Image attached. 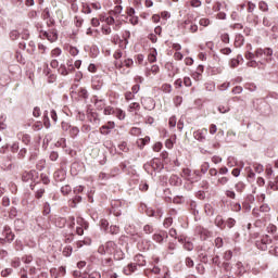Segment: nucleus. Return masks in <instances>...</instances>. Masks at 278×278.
I'll return each instance as SVG.
<instances>
[{
	"label": "nucleus",
	"mask_w": 278,
	"mask_h": 278,
	"mask_svg": "<svg viewBox=\"0 0 278 278\" xmlns=\"http://www.w3.org/2000/svg\"><path fill=\"white\" fill-rule=\"evenodd\" d=\"M229 105H219L218 106V112H220V114H227V112H229Z\"/></svg>",
	"instance_id": "obj_60"
},
{
	"label": "nucleus",
	"mask_w": 278,
	"mask_h": 278,
	"mask_svg": "<svg viewBox=\"0 0 278 278\" xmlns=\"http://www.w3.org/2000/svg\"><path fill=\"white\" fill-rule=\"evenodd\" d=\"M78 135H79V128L76 126H72L70 129V136L72 138H76V136H78Z\"/></svg>",
	"instance_id": "obj_37"
},
{
	"label": "nucleus",
	"mask_w": 278,
	"mask_h": 278,
	"mask_svg": "<svg viewBox=\"0 0 278 278\" xmlns=\"http://www.w3.org/2000/svg\"><path fill=\"white\" fill-rule=\"evenodd\" d=\"M119 151H123L124 153H127L129 151V147H127V142L123 141L122 143L118 144Z\"/></svg>",
	"instance_id": "obj_53"
},
{
	"label": "nucleus",
	"mask_w": 278,
	"mask_h": 278,
	"mask_svg": "<svg viewBox=\"0 0 278 278\" xmlns=\"http://www.w3.org/2000/svg\"><path fill=\"white\" fill-rule=\"evenodd\" d=\"M36 179H38V172L36 170L24 172L22 174L23 181H36Z\"/></svg>",
	"instance_id": "obj_9"
},
{
	"label": "nucleus",
	"mask_w": 278,
	"mask_h": 278,
	"mask_svg": "<svg viewBox=\"0 0 278 278\" xmlns=\"http://www.w3.org/2000/svg\"><path fill=\"white\" fill-rule=\"evenodd\" d=\"M115 110H116L115 108L108 105L104 108L103 114H104V116H112V114H114Z\"/></svg>",
	"instance_id": "obj_31"
},
{
	"label": "nucleus",
	"mask_w": 278,
	"mask_h": 278,
	"mask_svg": "<svg viewBox=\"0 0 278 278\" xmlns=\"http://www.w3.org/2000/svg\"><path fill=\"white\" fill-rule=\"evenodd\" d=\"M77 203H81V197L76 195L70 203L72 207H77Z\"/></svg>",
	"instance_id": "obj_43"
},
{
	"label": "nucleus",
	"mask_w": 278,
	"mask_h": 278,
	"mask_svg": "<svg viewBox=\"0 0 278 278\" xmlns=\"http://www.w3.org/2000/svg\"><path fill=\"white\" fill-rule=\"evenodd\" d=\"M166 238H168V232L161 231L159 233H154L152 240H154V242H157L159 244H162V242H164Z\"/></svg>",
	"instance_id": "obj_13"
},
{
	"label": "nucleus",
	"mask_w": 278,
	"mask_h": 278,
	"mask_svg": "<svg viewBox=\"0 0 278 278\" xmlns=\"http://www.w3.org/2000/svg\"><path fill=\"white\" fill-rule=\"evenodd\" d=\"M124 97H125V100H126V101H131V100L135 99L136 93H132V91H126L125 94H124Z\"/></svg>",
	"instance_id": "obj_49"
},
{
	"label": "nucleus",
	"mask_w": 278,
	"mask_h": 278,
	"mask_svg": "<svg viewBox=\"0 0 278 278\" xmlns=\"http://www.w3.org/2000/svg\"><path fill=\"white\" fill-rule=\"evenodd\" d=\"M138 270V265L135 263H129L126 267H124V275H131Z\"/></svg>",
	"instance_id": "obj_15"
},
{
	"label": "nucleus",
	"mask_w": 278,
	"mask_h": 278,
	"mask_svg": "<svg viewBox=\"0 0 278 278\" xmlns=\"http://www.w3.org/2000/svg\"><path fill=\"white\" fill-rule=\"evenodd\" d=\"M3 236L5 237L4 242L5 240L7 242H12L14 240V232H12V228H10V226H4Z\"/></svg>",
	"instance_id": "obj_12"
},
{
	"label": "nucleus",
	"mask_w": 278,
	"mask_h": 278,
	"mask_svg": "<svg viewBox=\"0 0 278 278\" xmlns=\"http://www.w3.org/2000/svg\"><path fill=\"white\" fill-rule=\"evenodd\" d=\"M78 97H81L83 99H88V90H86L85 88H80L78 90Z\"/></svg>",
	"instance_id": "obj_51"
},
{
	"label": "nucleus",
	"mask_w": 278,
	"mask_h": 278,
	"mask_svg": "<svg viewBox=\"0 0 278 278\" xmlns=\"http://www.w3.org/2000/svg\"><path fill=\"white\" fill-rule=\"evenodd\" d=\"M199 25H201L202 27H208L210 18H205V17L200 18Z\"/></svg>",
	"instance_id": "obj_55"
},
{
	"label": "nucleus",
	"mask_w": 278,
	"mask_h": 278,
	"mask_svg": "<svg viewBox=\"0 0 278 278\" xmlns=\"http://www.w3.org/2000/svg\"><path fill=\"white\" fill-rule=\"evenodd\" d=\"M151 142V137L147 136L144 138H141L137 141L138 147L141 149H144L146 144H149Z\"/></svg>",
	"instance_id": "obj_25"
},
{
	"label": "nucleus",
	"mask_w": 278,
	"mask_h": 278,
	"mask_svg": "<svg viewBox=\"0 0 278 278\" xmlns=\"http://www.w3.org/2000/svg\"><path fill=\"white\" fill-rule=\"evenodd\" d=\"M101 31L104 36H110V34H112V27L104 24L101 27Z\"/></svg>",
	"instance_id": "obj_36"
},
{
	"label": "nucleus",
	"mask_w": 278,
	"mask_h": 278,
	"mask_svg": "<svg viewBox=\"0 0 278 278\" xmlns=\"http://www.w3.org/2000/svg\"><path fill=\"white\" fill-rule=\"evenodd\" d=\"M55 181H64L66 179V172L64 169H58L53 174Z\"/></svg>",
	"instance_id": "obj_16"
},
{
	"label": "nucleus",
	"mask_w": 278,
	"mask_h": 278,
	"mask_svg": "<svg viewBox=\"0 0 278 278\" xmlns=\"http://www.w3.org/2000/svg\"><path fill=\"white\" fill-rule=\"evenodd\" d=\"M114 116H116V118H118V121H125V117L127 115L125 114V111H123L122 109H115Z\"/></svg>",
	"instance_id": "obj_26"
},
{
	"label": "nucleus",
	"mask_w": 278,
	"mask_h": 278,
	"mask_svg": "<svg viewBox=\"0 0 278 278\" xmlns=\"http://www.w3.org/2000/svg\"><path fill=\"white\" fill-rule=\"evenodd\" d=\"M148 61L153 64V62H157V50L155 48L150 49V53L148 55Z\"/></svg>",
	"instance_id": "obj_20"
},
{
	"label": "nucleus",
	"mask_w": 278,
	"mask_h": 278,
	"mask_svg": "<svg viewBox=\"0 0 278 278\" xmlns=\"http://www.w3.org/2000/svg\"><path fill=\"white\" fill-rule=\"evenodd\" d=\"M179 29H182L184 34H197L199 31V26L192 22V20L187 18L178 25Z\"/></svg>",
	"instance_id": "obj_3"
},
{
	"label": "nucleus",
	"mask_w": 278,
	"mask_h": 278,
	"mask_svg": "<svg viewBox=\"0 0 278 278\" xmlns=\"http://www.w3.org/2000/svg\"><path fill=\"white\" fill-rule=\"evenodd\" d=\"M41 35L43 36V38H47V40H49V42H55V40H58V30H55V29H50L48 31H41Z\"/></svg>",
	"instance_id": "obj_10"
},
{
	"label": "nucleus",
	"mask_w": 278,
	"mask_h": 278,
	"mask_svg": "<svg viewBox=\"0 0 278 278\" xmlns=\"http://www.w3.org/2000/svg\"><path fill=\"white\" fill-rule=\"evenodd\" d=\"M199 260L203 264H207L210 262V252L207 250H200L199 251Z\"/></svg>",
	"instance_id": "obj_14"
},
{
	"label": "nucleus",
	"mask_w": 278,
	"mask_h": 278,
	"mask_svg": "<svg viewBox=\"0 0 278 278\" xmlns=\"http://www.w3.org/2000/svg\"><path fill=\"white\" fill-rule=\"evenodd\" d=\"M134 110H136L137 112H139L140 110V103L138 102H132L129 104L128 106V112H134Z\"/></svg>",
	"instance_id": "obj_35"
},
{
	"label": "nucleus",
	"mask_w": 278,
	"mask_h": 278,
	"mask_svg": "<svg viewBox=\"0 0 278 278\" xmlns=\"http://www.w3.org/2000/svg\"><path fill=\"white\" fill-rule=\"evenodd\" d=\"M114 127H116V123L108 122L105 125L100 127V134H102V136H108V134H110Z\"/></svg>",
	"instance_id": "obj_11"
},
{
	"label": "nucleus",
	"mask_w": 278,
	"mask_h": 278,
	"mask_svg": "<svg viewBox=\"0 0 278 278\" xmlns=\"http://www.w3.org/2000/svg\"><path fill=\"white\" fill-rule=\"evenodd\" d=\"M58 73H59V75H62L63 77H66V75H68L72 72H71V70H68L66 67L65 64H61L60 67L58 68Z\"/></svg>",
	"instance_id": "obj_23"
},
{
	"label": "nucleus",
	"mask_w": 278,
	"mask_h": 278,
	"mask_svg": "<svg viewBox=\"0 0 278 278\" xmlns=\"http://www.w3.org/2000/svg\"><path fill=\"white\" fill-rule=\"evenodd\" d=\"M195 233L200 237L201 240H207V238H212V231L203 226L195 227Z\"/></svg>",
	"instance_id": "obj_6"
},
{
	"label": "nucleus",
	"mask_w": 278,
	"mask_h": 278,
	"mask_svg": "<svg viewBox=\"0 0 278 278\" xmlns=\"http://www.w3.org/2000/svg\"><path fill=\"white\" fill-rule=\"evenodd\" d=\"M252 214L254 218H262L264 216V214L260 211L258 207L253 208Z\"/></svg>",
	"instance_id": "obj_47"
},
{
	"label": "nucleus",
	"mask_w": 278,
	"mask_h": 278,
	"mask_svg": "<svg viewBox=\"0 0 278 278\" xmlns=\"http://www.w3.org/2000/svg\"><path fill=\"white\" fill-rule=\"evenodd\" d=\"M62 55V49L60 48H54L50 52V58H60Z\"/></svg>",
	"instance_id": "obj_32"
},
{
	"label": "nucleus",
	"mask_w": 278,
	"mask_h": 278,
	"mask_svg": "<svg viewBox=\"0 0 278 278\" xmlns=\"http://www.w3.org/2000/svg\"><path fill=\"white\" fill-rule=\"evenodd\" d=\"M41 18H43V21H47L48 27H51V25H54L55 23V21L51 17V9L49 8L43 9L41 13Z\"/></svg>",
	"instance_id": "obj_8"
},
{
	"label": "nucleus",
	"mask_w": 278,
	"mask_h": 278,
	"mask_svg": "<svg viewBox=\"0 0 278 278\" xmlns=\"http://www.w3.org/2000/svg\"><path fill=\"white\" fill-rule=\"evenodd\" d=\"M114 251H116V243L114 241H108L105 244L98 248V253H100V255H112Z\"/></svg>",
	"instance_id": "obj_4"
},
{
	"label": "nucleus",
	"mask_w": 278,
	"mask_h": 278,
	"mask_svg": "<svg viewBox=\"0 0 278 278\" xmlns=\"http://www.w3.org/2000/svg\"><path fill=\"white\" fill-rule=\"evenodd\" d=\"M172 225H173V217H167L164 219L163 227H165V229H168V227H170Z\"/></svg>",
	"instance_id": "obj_50"
},
{
	"label": "nucleus",
	"mask_w": 278,
	"mask_h": 278,
	"mask_svg": "<svg viewBox=\"0 0 278 278\" xmlns=\"http://www.w3.org/2000/svg\"><path fill=\"white\" fill-rule=\"evenodd\" d=\"M174 104L176 108H179V105H181V103H184V98L181 96H176L173 99Z\"/></svg>",
	"instance_id": "obj_40"
},
{
	"label": "nucleus",
	"mask_w": 278,
	"mask_h": 278,
	"mask_svg": "<svg viewBox=\"0 0 278 278\" xmlns=\"http://www.w3.org/2000/svg\"><path fill=\"white\" fill-rule=\"evenodd\" d=\"M134 264L137 266H147V260H144V256L142 254H137L134 257Z\"/></svg>",
	"instance_id": "obj_19"
},
{
	"label": "nucleus",
	"mask_w": 278,
	"mask_h": 278,
	"mask_svg": "<svg viewBox=\"0 0 278 278\" xmlns=\"http://www.w3.org/2000/svg\"><path fill=\"white\" fill-rule=\"evenodd\" d=\"M22 262L24 264H31L34 262V256L31 254H28V255H24L22 257Z\"/></svg>",
	"instance_id": "obj_38"
},
{
	"label": "nucleus",
	"mask_w": 278,
	"mask_h": 278,
	"mask_svg": "<svg viewBox=\"0 0 278 278\" xmlns=\"http://www.w3.org/2000/svg\"><path fill=\"white\" fill-rule=\"evenodd\" d=\"M244 45V36L239 35L235 38V47H242Z\"/></svg>",
	"instance_id": "obj_29"
},
{
	"label": "nucleus",
	"mask_w": 278,
	"mask_h": 278,
	"mask_svg": "<svg viewBox=\"0 0 278 278\" xmlns=\"http://www.w3.org/2000/svg\"><path fill=\"white\" fill-rule=\"evenodd\" d=\"M40 129H42V122H36V123L33 125V130H34V131H40Z\"/></svg>",
	"instance_id": "obj_62"
},
{
	"label": "nucleus",
	"mask_w": 278,
	"mask_h": 278,
	"mask_svg": "<svg viewBox=\"0 0 278 278\" xmlns=\"http://www.w3.org/2000/svg\"><path fill=\"white\" fill-rule=\"evenodd\" d=\"M43 125L46 129H49L51 127V122L49 121V112L45 111L43 113Z\"/></svg>",
	"instance_id": "obj_28"
},
{
	"label": "nucleus",
	"mask_w": 278,
	"mask_h": 278,
	"mask_svg": "<svg viewBox=\"0 0 278 278\" xmlns=\"http://www.w3.org/2000/svg\"><path fill=\"white\" fill-rule=\"evenodd\" d=\"M12 275V268H5L1 271V277H10Z\"/></svg>",
	"instance_id": "obj_63"
},
{
	"label": "nucleus",
	"mask_w": 278,
	"mask_h": 278,
	"mask_svg": "<svg viewBox=\"0 0 278 278\" xmlns=\"http://www.w3.org/2000/svg\"><path fill=\"white\" fill-rule=\"evenodd\" d=\"M143 231L144 233H153V226L147 224L146 226H143Z\"/></svg>",
	"instance_id": "obj_64"
},
{
	"label": "nucleus",
	"mask_w": 278,
	"mask_h": 278,
	"mask_svg": "<svg viewBox=\"0 0 278 278\" xmlns=\"http://www.w3.org/2000/svg\"><path fill=\"white\" fill-rule=\"evenodd\" d=\"M61 192L66 197L67 194H71V192H73V188H71L70 185H65L61 188Z\"/></svg>",
	"instance_id": "obj_34"
},
{
	"label": "nucleus",
	"mask_w": 278,
	"mask_h": 278,
	"mask_svg": "<svg viewBox=\"0 0 278 278\" xmlns=\"http://www.w3.org/2000/svg\"><path fill=\"white\" fill-rule=\"evenodd\" d=\"M258 10H261V12H268V3L265 1L258 2Z\"/></svg>",
	"instance_id": "obj_42"
},
{
	"label": "nucleus",
	"mask_w": 278,
	"mask_h": 278,
	"mask_svg": "<svg viewBox=\"0 0 278 278\" xmlns=\"http://www.w3.org/2000/svg\"><path fill=\"white\" fill-rule=\"evenodd\" d=\"M273 243V239L268 235L263 236L260 240L256 241V248L260 251H268V244Z\"/></svg>",
	"instance_id": "obj_5"
},
{
	"label": "nucleus",
	"mask_w": 278,
	"mask_h": 278,
	"mask_svg": "<svg viewBox=\"0 0 278 278\" xmlns=\"http://www.w3.org/2000/svg\"><path fill=\"white\" fill-rule=\"evenodd\" d=\"M67 52L72 58H77V55H79V49L75 46H67Z\"/></svg>",
	"instance_id": "obj_24"
},
{
	"label": "nucleus",
	"mask_w": 278,
	"mask_h": 278,
	"mask_svg": "<svg viewBox=\"0 0 278 278\" xmlns=\"http://www.w3.org/2000/svg\"><path fill=\"white\" fill-rule=\"evenodd\" d=\"M104 25H108V27H111V25H115L116 21L112 16H108L104 20Z\"/></svg>",
	"instance_id": "obj_46"
},
{
	"label": "nucleus",
	"mask_w": 278,
	"mask_h": 278,
	"mask_svg": "<svg viewBox=\"0 0 278 278\" xmlns=\"http://www.w3.org/2000/svg\"><path fill=\"white\" fill-rule=\"evenodd\" d=\"M45 192L46 190L43 188L37 190L35 193V199H42V197H45Z\"/></svg>",
	"instance_id": "obj_56"
},
{
	"label": "nucleus",
	"mask_w": 278,
	"mask_h": 278,
	"mask_svg": "<svg viewBox=\"0 0 278 278\" xmlns=\"http://www.w3.org/2000/svg\"><path fill=\"white\" fill-rule=\"evenodd\" d=\"M273 49L271 48H258L255 50L256 58H264L263 61H260V64L265 66V64H270L273 62Z\"/></svg>",
	"instance_id": "obj_2"
},
{
	"label": "nucleus",
	"mask_w": 278,
	"mask_h": 278,
	"mask_svg": "<svg viewBox=\"0 0 278 278\" xmlns=\"http://www.w3.org/2000/svg\"><path fill=\"white\" fill-rule=\"evenodd\" d=\"M236 268H238L237 275H242L244 273V266L242 265V263L238 262L236 264Z\"/></svg>",
	"instance_id": "obj_58"
},
{
	"label": "nucleus",
	"mask_w": 278,
	"mask_h": 278,
	"mask_svg": "<svg viewBox=\"0 0 278 278\" xmlns=\"http://www.w3.org/2000/svg\"><path fill=\"white\" fill-rule=\"evenodd\" d=\"M220 40L222 42H224L225 45H229V34L224 33L220 35Z\"/></svg>",
	"instance_id": "obj_57"
},
{
	"label": "nucleus",
	"mask_w": 278,
	"mask_h": 278,
	"mask_svg": "<svg viewBox=\"0 0 278 278\" xmlns=\"http://www.w3.org/2000/svg\"><path fill=\"white\" fill-rule=\"evenodd\" d=\"M269 188H271V190H278V175L269 182Z\"/></svg>",
	"instance_id": "obj_44"
},
{
	"label": "nucleus",
	"mask_w": 278,
	"mask_h": 278,
	"mask_svg": "<svg viewBox=\"0 0 278 278\" xmlns=\"http://www.w3.org/2000/svg\"><path fill=\"white\" fill-rule=\"evenodd\" d=\"M76 223L78 227H84V229H88L89 227L88 222H85L83 217H77Z\"/></svg>",
	"instance_id": "obj_30"
},
{
	"label": "nucleus",
	"mask_w": 278,
	"mask_h": 278,
	"mask_svg": "<svg viewBox=\"0 0 278 278\" xmlns=\"http://www.w3.org/2000/svg\"><path fill=\"white\" fill-rule=\"evenodd\" d=\"M216 131H218V127L216 126V124H211L208 126V134H211V136H214V134H216Z\"/></svg>",
	"instance_id": "obj_52"
},
{
	"label": "nucleus",
	"mask_w": 278,
	"mask_h": 278,
	"mask_svg": "<svg viewBox=\"0 0 278 278\" xmlns=\"http://www.w3.org/2000/svg\"><path fill=\"white\" fill-rule=\"evenodd\" d=\"M163 148L164 144L161 141H157L153 144L152 150L154 151V153H160V151H162Z\"/></svg>",
	"instance_id": "obj_33"
},
{
	"label": "nucleus",
	"mask_w": 278,
	"mask_h": 278,
	"mask_svg": "<svg viewBox=\"0 0 278 278\" xmlns=\"http://www.w3.org/2000/svg\"><path fill=\"white\" fill-rule=\"evenodd\" d=\"M160 73V66L154 64L151 67H147L146 77H151L152 75H157Z\"/></svg>",
	"instance_id": "obj_17"
},
{
	"label": "nucleus",
	"mask_w": 278,
	"mask_h": 278,
	"mask_svg": "<svg viewBox=\"0 0 278 278\" xmlns=\"http://www.w3.org/2000/svg\"><path fill=\"white\" fill-rule=\"evenodd\" d=\"M20 37H21V33H18V30H12L10 33L11 40H18Z\"/></svg>",
	"instance_id": "obj_48"
},
{
	"label": "nucleus",
	"mask_w": 278,
	"mask_h": 278,
	"mask_svg": "<svg viewBox=\"0 0 278 278\" xmlns=\"http://www.w3.org/2000/svg\"><path fill=\"white\" fill-rule=\"evenodd\" d=\"M96 108H97V110L105 109V102H103V100H97L96 101Z\"/></svg>",
	"instance_id": "obj_59"
},
{
	"label": "nucleus",
	"mask_w": 278,
	"mask_h": 278,
	"mask_svg": "<svg viewBox=\"0 0 278 278\" xmlns=\"http://www.w3.org/2000/svg\"><path fill=\"white\" fill-rule=\"evenodd\" d=\"M11 266L13 268H18L21 266V258H18V257L13 258L11 262Z\"/></svg>",
	"instance_id": "obj_54"
},
{
	"label": "nucleus",
	"mask_w": 278,
	"mask_h": 278,
	"mask_svg": "<svg viewBox=\"0 0 278 278\" xmlns=\"http://www.w3.org/2000/svg\"><path fill=\"white\" fill-rule=\"evenodd\" d=\"M81 12L83 14H92V7L89 3H83Z\"/></svg>",
	"instance_id": "obj_27"
},
{
	"label": "nucleus",
	"mask_w": 278,
	"mask_h": 278,
	"mask_svg": "<svg viewBox=\"0 0 278 278\" xmlns=\"http://www.w3.org/2000/svg\"><path fill=\"white\" fill-rule=\"evenodd\" d=\"M187 3H189L191 8H201L202 5L201 0H189Z\"/></svg>",
	"instance_id": "obj_39"
},
{
	"label": "nucleus",
	"mask_w": 278,
	"mask_h": 278,
	"mask_svg": "<svg viewBox=\"0 0 278 278\" xmlns=\"http://www.w3.org/2000/svg\"><path fill=\"white\" fill-rule=\"evenodd\" d=\"M193 137L199 142H205V139L207 138V128H201L193 132Z\"/></svg>",
	"instance_id": "obj_7"
},
{
	"label": "nucleus",
	"mask_w": 278,
	"mask_h": 278,
	"mask_svg": "<svg viewBox=\"0 0 278 278\" xmlns=\"http://www.w3.org/2000/svg\"><path fill=\"white\" fill-rule=\"evenodd\" d=\"M114 66L122 75H129L134 68V59L123 54V50H116L113 53Z\"/></svg>",
	"instance_id": "obj_1"
},
{
	"label": "nucleus",
	"mask_w": 278,
	"mask_h": 278,
	"mask_svg": "<svg viewBox=\"0 0 278 278\" xmlns=\"http://www.w3.org/2000/svg\"><path fill=\"white\" fill-rule=\"evenodd\" d=\"M129 38H131V33L129 30H125L123 33V40L125 45H129Z\"/></svg>",
	"instance_id": "obj_41"
},
{
	"label": "nucleus",
	"mask_w": 278,
	"mask_h": 278,
	"mask_svg": "<svg viewBox=\"0 0 278 278\" xmlns=\"http://www.w3.org/2000/svg\"><path fill=\"white\" fill-rule=\"evenodd\" d=\"M170 186H181V178L177 175H172L169 178Z\"/></svg>",
	"instance_id": "obj_22"
},
{
	"label": "nucleus",
	"mask_w": 278,
	"mask_h": 278,
	"mask_svg": "<svg viewBox=\"0 0 278 278\" xmlns=\"http://www.w3.org/2000/svg\"><path fill=\"white\" fill-rule=\"evenodd\" d=\"M226 227H228V229H232V227H236V219L229 217L226 220Z\"/></svg>",
	"instance_id": "obj_45"
},
{
	"label": "nucleus",
	"mask_w": 278,
	"mask_h": 278,
	"mask_svg": "<svg viewBox=\"0 0 278 278\" xmlns=\"http://www.w3.org/2000/svg\"><path fill=\"white\" fill-rule=\"evenodd\" d=\"M50 275L52 278H60V271L58 270V268H51Z\"/></svg>",
	"instance_id": "obj_61"
},
{
	"label": "nucleus",
	"mask_w": 278,
	"mask_h": 278,
	"mask_svg": "<svg viewBox=\"0 0 278 278\" xmlns=\"http://www.w3.org/2000/svg\"><path fill=\"white\" fill-rule=\"evenodd\" d=\"M215 225H216V227H218L222 230L226 229V222H225V219H223V216H220V215L216 216Z\"/></svg>",
	"instance_id": "obj_21"
},
{
	"label": "nucleus",
	"mask_w": 278,
	"mask_h": 278,
	"mask_svg": "<svg viewBox=\"0 0 278 278\" xmlns=\"http://www.w3.org/2000/svg\"><path fill=\"white\" fill-rule=\"evenodd\" d=\"M43 73L47 75L49 84H53L58 79L55 74H51V68H49V65L46 66Z\"/></svg>",
	"instance_id": "obj_18"
}]
</instances>
